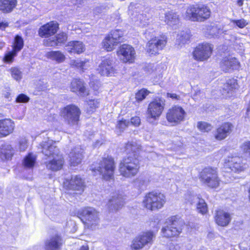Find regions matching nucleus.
<instances>
[{
    "label": "nucleus",
    "mask_w": 250,
    "mask_h": 250,
    "mask_svg": "<svg viewBox=\"0 0 250 250\" xmlns=\"http://www.w3.org/2000/svg\"><path fill=\"white\" fill-rule=\"evenodd\" d=\"M55 144L53 140L47 139L40 144L42 153L50 159L46 162V167L53 171L61 169L64 162L63 157Z\"/></svg>",
    "instance_id": "1"
},
{
    "label": "nucleus",
    "mask_w": 250,
    "mask_h": 250,
    "mask_svg": "<svg viewBox=\"0 0 250 250\" xmlns=\"http://www.w3.org/2000/svg\"><path fill=\"white\" fill-rule=\"evenodd\" d=\"M77 216L85 227L88 229L95 230L100 226V213L93 208L86 207L80 209L78 211Z\"/></svg>",
    "instance_id": "2"
},
{
    "label": "nucleus",
    "mask_w": 250,
    "mask_h": 250,
    "mask_svg": "<svg viewBox=\"0 0 250 250\" xmlns=\"http://www.w3.org/2000/svg\"><path fill=\"white\" fill-rule=\"evenodd\" d=\"M139 169V160L136 157L135 154L132 156L130 154L127 157L125 158L119 166L121 175L126 178L135 176L137 174Z\"/></svg>",
    "instance_id": "3"
},
{
    "label": "nucleus",
    "mask_w": 250,
    "mask_h": 250,
    "mask_svg": "<svg viewBox=\"0 0 250 250\" xmlns=\"http://www.w3.org/2000/svg\"><path fill=\"white\" fill-rule=\"evenodd\" d=\"M210 9L205 5H190L184 15L185 19L193 21H203L210 15Z\"/></svg>",
    "instance_id": "4"
},
{
    "label": "nucleus",
    "mask_w": 250,
    "mask_h": 250,
    "mask_svg": "<svg viewBox=\"0 0 250 250\" xmlns=\"http://www.w3.org/2000/svg\"><path fill=\"white\" fill-rule=\"evenodd\" d=\"M166 202V197L163 194L152 191L148 193L144 197L143 205L148 210L155 211L162 208Z\"/></svg>",
    "instance_id": "5"
},
{
    "label": "nucleus",
    "mask_w": 250,
    "mask_h": 250,
    "mask_svg": "<svg viewBox=\"0 0 250 250\" xmlns=\"http://www.w3.org/2000/svg\"><path fill=\"white\" fill-rule=\"evenodd\" d=\"M91 169L93 171H98L105 180H113L115 170L114 160L111 157L103 158L97 167H92Z\"/></svg>",
    "instance_id": "6"
},
{
    "label": "nucleus",
    "mask_w": 250,
    "mask_h": 250,
    "mask_svg": "<svg viewBox=\"0 0 250 250\" xmlns=\"http://www.w3.org/2000/svg\"><path fill=\"white\" fill-rule=\"evenodd\" d=\"M81 111L80 109L74 104H70L63 108L61 112V115L64 121L70 126L78 125Z\"/></svg>",
    "instance_id": "7"
},
{
    "label": "nucleus",
    "mask_w": 250,
    "mask_h": 250,
    "mask_svg": "<svg viewBox=\"0 0 250 250\" xmlns=\"http://www.w3.org/2000/svg\"><path fill=\"white\" fill-rule=\"evenodd\" d=\"M182 232L179 223L175 217H172L166 222L161 229L163 236L171 238L178 236Z\"/></svg>",
    "instance_id": "8"
},
{
    "label": "nucleus",
    "mask_w": 250,
    "mask_h": 250,
    "mask_svg": "<svg viewBox=\"0 0 250 250\" xmlns=\"http://www.w3.org/2000/svg\"><path fill=\"white\" fill-rule=\"evenodd\" d=\"M201 179L202 182L210 188H217L220 184V180L216 168L208 167L201 172Z\"/></svg>",
    "instance_id": "9"
},
{
    "label": "nucleus",
    "mask_w": 250,
    "mask_h": 250,
    "mask_svg": "<svg viewBox=\"0 0 250 250\" xmlns=\"http://www.w3.org/2000/svg\"><path fill=\"white\" fill-rule=\"evenodd\" d=\"M154 237L155 235L151 231L143 232L132 240L130 248L132 250H139L146 246L151 245Z\"/></svg>",
    "instance_id": "10"
},
{
    "label": "nucleus",
    "mask_w": 250,
    "mask_h": 250,
    "mask_svg": "<svg viewBox=\"0 0 250 250\" xmlns=\"http://www.w3.org/2000/svg\"><path fill=\"white\" fill-rule=\"evenodd\" d=\"M165 102L163 99H157L150 102L147 107V119L151 122L153 119L158 120L161 116L165 107Z\"/></svg>",
    "instance_id": "11"
},
{
    "label": "nucleus",
    "mask_w": 250,
    "mask_h": 250,
    "mask_svg": "<svg viewBox=\"0 0 250 250\" xmlns=\"http://www.w3.org/2000/svg\"><path fill=\"white\" fill-rule=\"evenodd\" d=\"M186 115V113L182 107L175 105L168 110L167 119L169 123L176 125L184 120Z\"/></svg>",
    "instance_id": "12"
},
{
    "label": "nucleus",
    "mask_w": 250,
    "mask_h": 250,
    "mask_svg": "<svg viewBox=\"0 0 250 250\" xmlns=\"http://www.w3.org/2000/svg\"><path fill=\"white\" fill-rule=\"evenodd\" d=\"M117 55L124 62L132 63L135 58L136 52L131 46L123 44L117 51Z\"/></svg>",
    "instance_id": "13"
},
{
    "label": "nucleus",
    "mask_w": 250,
    "mask_h": 250,
    "mask_svg": "<svg viewBox=\"0 0 250 250\" xmlns=\"http://www.w3.org/2000/svg\"><path fill=\"white\" fill-rule=\"evenodd\" d=\"M213 47L207 43L199 44L193 52L194 58L198 61H204L210 57Z\"/></svg>",
    "instance_id": "14"
},
{
    "label": "nucleus",
    "mask_w": 250,
    "mask_h": 250,
    "mask_svg": "<svg viewBox=\"0 0 250 250\" xmlns=\"http://www.w3.org/2000/svg\"><path fill=\"white\" fill-rule=\"evenodd\" d=\"M97 71L102 76H112L117 73L113 60L110 58L103 60L97 68Z\"/></svg>",
    "instance_id": "15"
},
{
    "label": "nucleus",
    "mask_w": 250,
    "mask_h": 250,
    "mask_svg": "<svg viewBox=\"0 0 250 250\" xmlns=\"http://www.w3.org/2000/svg\"><path fill=\"white\" fill-rule=\"evenodd\" d=\"M167 43V39L165 36L160 38L155 37L150 40L146 45L147 52L150 55H155L158 53L160 50L165 47Z\"/></svg>",
    "instance_id": "16"
},
{
    "label": "nucleus",
    "mask_w": 250,
    "mask_h": 250,
    "mask_svg": "<svg viewBox=\"0 0 250 250\" xmlns=\"http://www.w3.org/2000/svg\"><path fill=\"white\" fill-rule=\"evenodd\" d=\"M63 185L67 189L78 191L80 193L83 192L84 189L83 180L77 175L72 176L70 180H66Z\"/></svg>",
    "instance_id": "17"
},
{
    "label": "nucleus",
    "mask_w": 250,
    "mask_h": 250,
    "mask_svg": "<svg viewBox=\"0 0 250 250\" xmlns=\"http://www.w3.org/2000/svg\"><path fill=\"white\" fill-rule=\"evenodd\" d=\"M225 166L235 172L242 171L246 168V165L243 163L242 159L237 156L229 158Z\"/></svg>",
    "instance_id": "18"
},
{
    "label": "nucleus",
    "mask_w": 250,
    "mask_h": 250,
    "mask_svg": "<svg viewBox=\"0 0 250 250\" xmlns=\"http://www.w3.org/2000/svg\"><path fill=\"white\" fill-rule=\"evenodd\" d=\"M233 125L230 123H225L218 127L215 134V138L217 140H223L229 136L232 132Z\"/></svg>",
    "instance_id": "19"
},
{
    "label": "nucleus",
    "mask_w": 250,
    "mask_h": 250,
    "mask_svg": "<svg viewBox=\"0 0 250 250\" xmlns=\"http://www.w3.org/2000/svg\"><path fill=\"white\" fill-rule=\"evenodd\" d=\"M214 218L216 224L221 227L228 226L231 219L230 214L229 212L221 209L216 211Z\"/></svg>",
    "instance_id": "20"
},
{
    "label": "nucleus",
    "mask_w": 250,
    "mask_h": 250,
    "mask_svg": "<svg viewBox=\"0 0 250 250\" xmlns=\"http://www.w3.org/2000/svg\"><path fill=\"white\" fill-rule=\"evenodd\" d=\"M83 150L80 146L74 147L69 154L70 165L76 166L81 164L83 158Z\"/></svg>",
    "instance_id": "21"
},
{
    "label": "nucleus",
    "mask_w": 250,
    "mask_h": 250,
    "mask_svg": "<svg viewBox=\"0 0 250 250\" xmlns=\"http://www.w3.org/2000/svg\"><path fill=\"white\" fill-rule=\"evenodd\" d=\"M62 244V239L59 235H55L45 241L44 249L45 250H61Z\"/></svg>",
    "instance_id": "22"
},
{
    "label": "nucleus",
    "mask_w": 250,
    "mask_h": 250,
    "mask_svg": "<svg viewBox=\"0 0 250 250\" xmlns=\"http://www.w3.org/2000/svg\"><path fill=\"white\" fill-rule=\"evenodd\" d=\"M15 124L10 119L0 120V137H5L12 133L14 129Z\"/></svg>",
    "instance_id": "23"
},
{
    "label": "nucleus",
    "mask_w": 250,
    "mask_h": 250,
    "mask_svg": "<svg viewBox=\"0 0 250 250\" xmlns=\"http://www.w3.org/2000/svg\"><path fill=\"white\" fill-rule=\"evenodd\" d=\"M58 28V23L51 21L42 26L39 29V34L41 37L46 38L56 33Z\"/></svg>",
    "instance_id": "24"
},
{
    "label": "nucleus",
    "mask_w": 250,
    "mask_h": 250,
    "mask_svg": "<svg viewBox=\"0 0 250 250\" xmlns=\"http://www.w3.org/2000/svg\"><path fill=\"white\" fill-rule=\"evenodd\" d=\"M124 201L121 195L115 194L109 200L107 207L110 211H116L121 208Z\"/></svg>",
    "instance_id": "25"
},
{
    "label": "nucleus",
    "mask_w": 250,
    "mask_h": 250,
    "mask_svg": "<svg viewBox=\"0 0 250 250\" xmlns=\"http://www.w3.org/2000/svg\"><path fill=\"white\" fill-rule=\"evenodd\" d=\"M67 35L64 32L58 34L55 37L44 40V44L47 46L55 47L61 45L67 40Z\"/></svg>",
    "instance_id": "26"
},
{
    "label": "nucleus",
    "mask_w": 250,
    "mask_h": 250,
    "mask_svg": "<svg viewBox=\"0 0 250 250\" xmlns=\"http://www.w3.org/2000/svg\"><path fill=\"white\" fill-rule=\"evenodd\" d=\"M65 50L69 53L81 54L84 50V45L83 43L79 41H71L68 42L65 46Z\"/></svg>",
    "instance_id": "27"
},
{
    "label": "nucleus",
    "mask_w": 250,
    "mask_h": 250,
    "mask_svg": "<svg viewBox=\"0 0 250 250\" xmlns=\"http://www.w3.org/2000/svg\"><path fill=\"white\" fill-rule=\"evenodd\" d=\"M238 88V84L235 79H230L224 84L223 87L222 95L228 98L231 96L233 92Z\"/></svg>",
    "instance_id": "28"
},
{
    "label": "nucleus",
    "mask_w": 250,
    "mask_h": 250,
    "mask_svg": "<svg viewBox=\"0 0 250 250\" xmlns=\"http://www.w3.org/2000/svg\"><path fill=\"white\" fill-rule=\"evenodd\" d=\"M239 63L237 60L233 57L224 58L221 62V67L224 71L229 69H236L239 67Z\"/></svg>",
    "instance_id": "29"
},
{
    "label": "nucleus",
    "mask_w": 250,
    "mask_h": 250,
    "mask_svg": "<svg viewBox=\"0 0 250 250\" xmlns=\"http://www.w3.org/2000/svg\"><path fill=\"white\" fill-rule=\"evenodd\" d=\"M71 90L73 92L78 93L80 95L84 96L88 95L87 91L83 83L80 80L74 79L71 83Z\"/></svg>",
    "instance_id": "30"
},
{
    "label": "nucleus",
    "mask_w": 250,
    "mask_h": 250,
    "mask_svg": "<svg viewBox=\"0 0 250 250\" xmlns=\"http://www.w3.org/2000/svg\"><path fill=\"white\" fill-rule=\"evenodd\" d=\"M17 3V0H0V10L9 13L16 7Z\"/></svg>",
    "instance_id": "31"
},
{
    "label": "nucleus",
    "mask_w": 250,
    "mask_h": 250,
    "mask_svg": "<svg viewBox=\"0 0 250 250\" xmlns=\"http://www.w3.org/2000/svg\"><path fill=\"white\" fill-rule=\"evenodd\" d=\"M13 150L11 145L5 144L0 147V158L2 160H8L11 158Z\"/></svg>",
    "instance_id": "32"
},
{
    "label": "nucleus",
    "mask_w": 250,
    "mask_h": 250,
    "mask_svg": "<svg viewBox=\"0 0 250 250\" xmlns=\"http://www.w3.org/2000/svg\"><path fill=\"white\" fill-rule=\"evenodd\" d=\"M118 44L109 35H107L102 42L103 48L107 51H111L115 49Z\"/></svg>",
    "instance_id": "33"
},
{
    "label": "nucleus",
    "mask_w": 250,
    "mask_h": 250,
    "mask_svg": "<svg viewBox=\"0 0 250 250\" xmlns=\"http://www.w3.org/2000/svg\"><path fill=\"white\" fill-rule=\"evenodd\" d=\"M165 21L170 26L176 25L179 23V16L174 11H168L165 14Z\"/></svg>",
    "instance_id": "34"
},
{
    "label": "nucleus",
    "mask_w": 250,
    "mask_h": 250,
    "mask_svg": "<svg viewBox=\"0 0 250 250\" xmlns=\"http://www.w3.org/2000/svg\"><path fill=\"white\" fill-rule=\"evenodd\" d=\"M46 57L58 63L63 62L65 59L64 55L59 51L48 52L46 53Z\"/></svg>",
    "instance_id": "35"
},
{
    "label": "nucleus",
    "mask_w": 250,
    "mask_h": 250,
    "mask_svg": "<svg viewBox=\"0 0 250 250\" xmlns=\"http://www.w3.org/2000/svg\"><path fill=\"white\" fill-rule=\"evenodd\" d=\"M70 64L72 67L76 68L82 71H84L90 66L88 61H82L80 60H72L70 61Z\"/></svg>",
    "instance_id": "36"
},
{
    "label": "nucleus",
    "mask_w": 250,
    "mask_h": 250,
    "mask_svg": "<svg viewBox=\"0 0 250 250\" xmlns=\"http://www.w3.org/2000/svg\"><path fill=\"white\" fill-rule=\"evenodd\" d=\"M36 161V157L32 153H29L23 160V165L25 168H32Z\"/></svg>",
    "instance_id": "37"
},
{
    "label": "nucleus",
    "mask_w": 250,
    "mask_h": 250,
    "mask_svg": "<svg viewBox=\"0 0 250 250\" xmlns=\"http://www.w3.org/2000/svg\"><path fill=\"white\" fill-rule=\"evenodd\" d=\"M194 199L198 200V202L196 203L197 211L202 214H206L208 212V207L205 200L200 198L199 196H195Z\"/></svg>",
    "instance_id": "38"
},
{
    "label": "nucleus",
    "mask_w": 250,
    "mask_h": 250,
    "mask_svg": "<svg viewBox=\"0 0 250 250\" xmlns=\"http://www.w3.org/2000/svg\"><path fill=\"white\" fill-rule=\"evenodd\" d=\"M23 45L24 42L22 38L18 35H16L14 39L12 49L15 51L19 52L22 49Z\"/></svg>",
    "instance_id": "39"
},
{
    "label": "nucleus",
    "mask_w": 250,
    "mask_h": 250,
    "mask_svg": "<svg viewBox=\"0 0 250 250\" xmlns=\"http://www.w3.org/2000/svg\"><path fill=\"white\" fill-rule=\"evenodd\" d=\"M99 102L97 100H90L87 102L86 110L89 113L93 112L98 107Z\"/></svg>",
    "instance_id": "40"
},
{
    "label": "nucleus",
    "mask_w": 250,
    "mask_h": 250,
    "mask_svg": "<svg viewBox=\"0 0 250 250\" xmlns=\"http://www.w3.org/2000/svg\"><path fill=\"white\" fill-rule=\"evenodd\" d=\"M18 52L15 51L12 49L11 51H8L5 53L3 61L7 63H11L13 62L14 58L17 55Z\"/></svg>",
    "instance_id": "41"
},
{
    "label": "nucleus",
    "mask_w": 250,
    "mask_h": 250,
    "mask_svg": "<svg viewBox=\"0 0 250 250\" xmlns=\"http://www.w3.org/2000/svg\"><path fill=\"white\" fill-rule=\"evenodd\" d=\"M12 78L17 81H20L22 78V73L17 67H12L9 70Z\"/></svg>",
    "instance_id": "42"
},
{
    "label": "nucleus",
    "mask_w": 250,
    "mask_h": 250,
    "mask_svg": "<svg viewBox=\"0 0 250 250\" xmlns=\"http://www.w3.org/2000/svg\"><path fill=\"white\" fill-rule=\"evenodd\" d=\"M123 32L120 30H114L111 31V32L108 34L114 40L118 42L119 43L120 42L121 38L123 36Z\"/></svg>",
    "instance_id": "43"
},
{
    "label": "nucleus",
    "mask_w": 250,
    "mask_h": 250,
    "mask_svg": "<svg viewBox=\"0 0 250 250\" xmlns=\"http://www.w3.org/2000/svg\"><path fill=\"white\" fill-rule=\"evenodd\" d=\"M197 127L202 132H208L212 128V126L210 124L203 122H198Z\"/></svg>",
    "instance_id": "44"
},
{
    "label": "nucleus",
    "mask_w": 250,
    "mask_h": 250,
    "mask_svg": "<svg viewBox=\"0 0 250 250\" xmlns=\"http://www.w3.org/2000/svg\"><path fill=\"white\" fill-rule=\"evenodd\" d=\"M149 92L145 89H142L136 94L135 98L136 101L140 102L143 100L148 94Z\"/></svg>",
    "instance_id": "45"
},
{
    "label": "nucleus",
    "mask_w": 250,
    "mask_h": 250,
    "mask_svg": "<svg viewBox=\"0 0 250 250\" xmlns=\"http://www.w3.org/2000/svg\"><path fill=\"white\" fill-rule=\"evenodd\" d=\"M189 35L187 33L183 32L181 35H178L177 41L179 44H184L187 43L189 40Z\"/></svg>",
    "instance_id": "46"
},
{
    "label": "nucleus",
    "mask_w": 250,
    "mask_h": 250,
    "mask_svg": "<svg viewBox=\"0 0 250 250\" xmlns=\"http://www.w3.org/2000/svg\"><path fill=\"white\" fill-rule=\"evenodd\" d=\"M230 22L240 28H243L248 24V22L244 19H241L240 20H230Z\"/></svg>",
    "instance_id": "47"
},
{
    "label": "nucleus",
    "mask_w": 250,
    "mask_h": 250,
    "mask_svg": "<svg viewBox=\"0 0 250 250\" xmlns=\"http://www.w3.org/2000/svg\"><path fill=\"white\" fill-rule=\"evenodd\" d=\"M28 147L27 140L25 138H21L18 143V148L20 151H24Z\"/></svg>",
    "instance_id": "48"
},
{
    "label": "nucleus",
    "mask_w": 250,
    "mask_h": 250,
    "mask_svg": "<svg viewBox=\"0 0 250 250\" xmlns=\"http://www.w3.org/2000/svg\"><path fill=\"white\" fill-rule=\"evenodd\" d=\"M241 148L246 156H250V141L245 142L242 145Z\"/></svg>",
    "instance_id": "49"
},
{
    "label": "nucleus",
    "mask_w": 250,
    "mask_h": 250,
    "mask_svg": "<svg viewBox=\"0 0 250 250\" xmlns=\"http://www.w3.org/2000/svg\"><path fill=\"white\" fill-rule=\"evenodd\" d=\"M129 124L130 122L126 120H121L118 122L116 128L119 130L120 132H122Z\"/></svg>",
    "instance_id": "50"
},
{
    "label": "nucleus",
    "mask_w": 250,
    "mask_h": 250,
    "mask_svg": "<svg viewBox=\"0 0 250 250\" xmlns=\"http://www.w3.org/2000/svg\"><path fill=\"white\" fill-rule=\"evenodd\" d=\"M195 196H199L197 195H194L193 193H190L187 194L185 196L186 200H187L188 202H189L190 204H193L194 203H197L198 202V200H195L194 197Z\"/></svg>",
    "instance_id": "51"
},
{
    "label": "nucleus",
    "mask_w": 250,
    "mask_h": 250,
    "mask_svg": "<svg viewBox=\"0 0 250 250\" xmlns=\"http://www.w3.org/2000/svg\"><path fill=\"white\" fill-rule=\"evenodd\" d=\"M29 100V97L23 94H20L16 99V102L17 103H26L28 102Z\"/></svg>",
    "instance_id": "52"
},
{
    "label": "nucleus",
    "mask_w": 250,
    "mask_h": 250,
    "mask_svg": "<svg viewBox=\"0 0 250 250\" xmlns=\"http://www.w3.org/2000/svg\"><path fill=\"white\" fill-rule=\"evenodd\" d=\"M139 21V22L140 25H145L146 23V21H145V19L144 20V15L142 14H138L137 15L136 20H134V21L137 22V24H139L138 22Z\"/></svg>",
    "instance_id": "53"
},
{
    "label": "nucleus",
    "mask_w": 250,
    "mask_h": 250,
    "mask_svg": "<svg viewBox=\"0 0 250 250\" xmlns=\"http://www.w3.org/2000/svg\"><path fill=\"white\" fill-rule=\"evenodd\" d=\"M126 150L128 151H131L133 153H136L137 150L139 148L138 147H137L136 146H135L132 143H128L126 145Z\"/></svg>",
    "instance_id": "54"
},
{
    "label": "nucleus",
    "mask_w": 250,
    "mask_h": 250,
    "mask_svg": "<svg viewBox=\"0 0 250 250\" xmlns=\"http://www.w3.org/2000/svg\"><path fill=\"white\" fill-rule=\"evenodd\" d=\"M141 123V121L140 119V118L139 117H132L131 119L130 123V124H132V125L134 126H138L140 125Z\"/></svg>",
    "instance_id": "55"
},
{
    "label": "nucleus",
    "mask_w": 250,
    "mask_h": 250,
    "mask_svg": "<svg viewBox=\"0 0 250 250\" xmlns=\"http://www.w3.org/2000/svg\"><path fill=\"white\" fill-rule=\"evenodd\" d=\"M8 26V23L6 21L0 19V30H3Z\"/></svg>",
    "instance_id": "56"
},
{
    "label": "nucleus",
    "mask_w": 250,
    "mask_h": 250,
    "mask_svg": "<svg viewBox=\"0 0 250 250\" xmlns=\"http://www.w3.org/2000/svg\"><path fill=\"white\" fill-rule=\"evenodd\" d=\"M168 97L172 99L179 100L180 96L175 93H167Z\"/></svg>",
    "instance_id": "57"
},
{
    "label": "nucleus",
    "mask_w": 250,
    "mask_h": 250,
    "mask_svg": "<svg viewBox=\"0 0 250 250\" xmlns=\"http://www.w3.org/2000/svg\"><path fill=\"white\" fill-rule=\"evenodd\" d=\"M180 247L178 245H171L169 246V250H180Z\"/></svg>",
    "instance_id": "58"
},
{
    "label": "nucleus",
    "mask_w": 250,
    "mask_h": 250,
    "mask_svg": "<svg viewBox=\"0 0 250 250\" xmlns=\"http://www.w3.org/2000/svg\"><path fill=\"white\" fill-rule=\"evenodd\" d=\"M245 118L250 119V106H249L247 108Z\"/></svg>",
    "instance_id": "59"
},
{
    "label": "nucleus",
    "mask_w": 250,
    "mask_h": 250,
    "mask_svg": "<svg viewBox=\"0 0 250 250\" xmlns=\"http://www.w3.org/2000/svg\"><path fill=\"white\" fill-rule=\"evenodd\" d=\"M89 248L87 245L82 246L79 250H88Z\"/></svg>",
    "instance_id": "60"
},
{
    "label": "nucleus",
    "mask_w": 250,
    "mask_h": 250,
    "mask_svg": "<svg viewBox=\"0 0 250 250\" xmlns=\"http://www.w3.org/2000/svg\"><path fill=\"white\" fill-rule=\"evenodd\" d=\"M244 0H237V3L238 5L241 6L243 4Z\"/></svg>",
    "instance_id": "61"
},
{
    "label": "nucleus",
    "mask_w": 250,
    "mask_h": 250,
    "mask_svg": "<svg viewBox=\"0 0 250 250\" xmlns=\"http://www.w3.org/2000/svg\"><path fill=\"white\" fill-rule=\"evenodd\" d=\"M103 144V142H102L101 141H96V142L95 143V144H94V146L95 147H97L101 145H102Z\"/></svg>",
    "instance_id": "62"
},
{
    "label": "nucleus",
    "mask_w": 250,
    "mask_h": 250,
    "mask_svg": "<svg viewBox=\"0 0 250 250\" xmlns=\"http://www.w3.org/2000/svg\"><path fill=\"white\" fill-rule=\"evenodd\" d=\"M5 45L4 42H0V48H2Z\"/></svg>",
    "instance_id": "63"
},
{
    "label": "nucleus",
    "mask_w": 250,
    "mask_h": 250,
    "mask_svg": "<svg viewBox=\"0 0 250 250\" xmlns=\"http://www.w3.org/2000/svg\"><path fill=\"white\" fill-rule=\"evenodd\" d=\"M39 248V246H35L33 248V249L34 250H38Z\"/></svg>",
    "instance_id": "64"
}]
</instances>
